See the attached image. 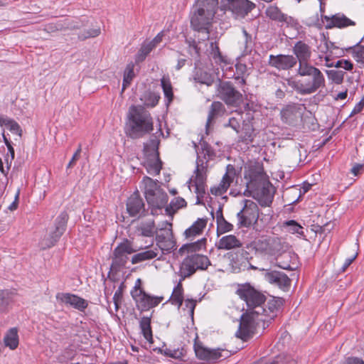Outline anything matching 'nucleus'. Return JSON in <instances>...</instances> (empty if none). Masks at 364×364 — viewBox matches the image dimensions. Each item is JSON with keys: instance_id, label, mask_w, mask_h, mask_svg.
Masks as SVG:
<instances>
[{"instance_id": "f257e3e1", "label": "nucleus", "mask_w": 364, "mask_h": 364, "mask_svg": "<svg viewBox=\"0 0 364 364\" xmlns=\"http://www.w3.org/2000/svg\"><path fill=\"white\" fill-rule=\"evenodd\" d=\"M244 178L246 181L244 195L252 196L262 206H269L272 203L275 189L262 168L249 167L245 171Z\"/></svg>"}, {"instance_id": "f03ea898", "label": "nucleus", "mask_w": 364, "mask_h": 364, "mask_svg": "<svg viewBox=\"0 0 364 364\" xmlns=\"http://www.w3.org/2000/svg\"><path fill=\"white\" fill-rule=\"evenodd\" d=\"M153 129L151 114L141 105H132L127 113V134L132 139H139Z\"/></svg>"}, {"instance_id": "7ed1b4c3", "label": "nucleus", "mask_w": 364, "mask_h": 364, "mask_svg": "<svg viewBox=\"0 0 364 364\" xmlns=\"http://www.w3.org/2000/svg\"><path fill=\"white\" fill-rule=\"evenodd\" d=\"M318 63L307 65L301 69H296V75L299 77H309V80L306 83L296 84L295 82L288 80L290 86L301 95H311L320 89L326 87V78L323 73L316 65Z\"/></svg>"}, {"instance_id": "20e7f679", "label": "nucleus", "mask_w": 364, "mask_h": 364, "mask_svg": "<svg viewBox=\"0 0 364 364\" xmlns=\"http://www.w3.org/2000/svg\"><path fill=\"white\" fill-rule=\"evenodd\" d=\"M236 294L246 303L249 309L248 312H254L257 315L265 312V309L262 306L265 301L264 295L249 284L239 285Z\"/></svg>"}, {"instance_id": "39448f33", "label": "nucleus", "mask_w": 364, "mask_h": 364, "mask_svg": "<svg viewBox=\"0 0 364 364\" xmlns=\"http://www.w3.org/2000/svg\"><path fill=\"white\" fill-rule=\"evenodd\" d=\"M208 173V161L200 159L196 160V166L193 174L188 181V188L194 187V193L196 194L197 204H200V200L204 197L206 189V180Z\"/></svg>"}, {"instance_id": "423d86ee", "label": "nucleus", "mask_w": 364, "mask_h": 364, "mask_svg": "<svg viewBox=\"0 0 364 364\" xmlns=\"http://www.w3.org/2000/svg\"><path fill=\"white\" fill-rule=\"evenodd\" d=\"M215 14L212 11H208V14L205 9L195 3L191 14V26L192 28L198 31H205L206 38H208V29L213 22Z\"/></svg>"}, {"instance_id": "0eeeda50", "label": "nucleus", "mask_w": 364, "mask_h": 364, "mask_svg": "<svg viewBox=\"0 0 364 364\" xmlns=\"http://www.w3.org/2000/svg\"><path fill=\"white\" fill-rule=\"evenodd\" d=\"M252 247L257 252L274 257L287 247V244L279 237L262 236L252 242Z\"/></svg>"}, {"instance_id": "6e6552de", "label": "nucleus", "mask_w": 364, "mask_h": 364, "mask_svg": "<svg viewBox=\"0 0 364 364\" xmlns=\"http://www.w3.org/2000/svg\"><path fill=\"white\" fill-rule=\"evenodd\" d=\"M209 265L210 262L208 257L199 254L191 255L182 262L179 273L182 279H184L193 274L197 270L206 269Z\"/></svg>"}, {"instance_id": "1a4fd4ad", "label": "nucleus", "mask_w": 364, "mask_h": 364, "mask_svg": "<svg viewBox=\"0 0 364 364\" xmlns=\"http://www.w3.org/2000/svg\"><path fill=\"white\" fill-rule=\"evenodd\" d=\"M264 321L265 318H264L263 314L257 315L254 312H247L241 317L239 328L236 332V336L243 341L247 340L255 333L259 322Z\"/></svg>"}, {"instance_id": "9d476101", "label": "nucleus", "mask_w": 364, "mask_h": 364, "mask_svg": "<svg viewBox=\"0 0 364 364\" xmlns=\"http://www.w3.org/2000/svg\"><path fill=\"white\" fill-rule=\"evenodd\" d=\"M323 9L321 7V20L316 18L315 21L309 23L310 26H315L318 28L325 27L326 29L333 28H343L350 26H355V23L348 18L343 14L338 13L333 15L327 16L323 14Z\"/></svg>"}, {"instance_id": "9b49d317", "label": "nucleus", "mask_w": 364, "mask_h": 364, "mask_svg": "<svg viewBox=\"0 0 364 364\" xmlns=\"http://www.w3.org/2000/svg\"><path fill=\"white\" fill-rule=\"evenodd\" d=\"M159 141L151 139L149 144L144 146V151L146 156L144 166L147 172L153 176L159 174L161 169V161L159 159L158 146Z\"/></svg>"}, {"instance_id": "f8f14e48", "label": "nucleus", "mask_w": 364, "mask_h": 364, "mask_svg": "<svg viewBox=\"0 0 364 364\" xmlns=\"http://www.w3.org/2000/svg\"><path fill=\"white\" fill-rule=\"evenodd\" d=\"M255 4L249 0H221L220 9L222 11H230L235 18H245L253 9Z\"/></svg>"}, {"instance_id": "ddd939ff", "label": "nucleus", "mask_w": 364, "mask_h": 364, "mask_svg": "<svg viewBox=\"0 0 364 364\" xmlns=\"http://www.w3.org/2000/svg\"><path fill=\"white\" fill-rule=\"evenodd\" d=\"M217 92L218 97L228 105L237 107L242 102V95L230 82L220 81Z\"/></svg>"}, {"instance_id": "4468645a", "label": "nucleus", "mask_w": 364, "mask_h": 364, "mask_svg": "<svg viewBox=\"0 0 364 364\" xmlns=\"http://www.w3.org/2000/svg\"><path fill=\"white\" fill-rule=\"evenodd\" d=\"M243 208L237 213V216L240 226L250 227L255 224L258 220L259 212L256 203L251 200H243Z\"/></svg>"}, {"instance_id": "2eb2a0df", "label": "nucleus", "mask_w": 364, "mask_h": 364, "mask_svg": "<svg viewBox=\"0 0 364 364\" xmlns=\"http://www.w3.org/2000/svg\"><path fill=\"white\" fill-rule=\"evenodd\" d=\"M131 294L140 311H148L159 305L164 299L163 296H153L139 289L132 290Z\"/></svg>"}, {"instance_id": "dca6fc26", "label": "nucleus", "mask_w": 364, "mask_h": 364, "mask_svg": "<svg viewBox=\"0 0 364 364\" xmlns=\"http://www.w3.org/2000/svg\"><path fill=\"white\" fill-rule=\"evenodd\" d=\"M156 241L158 250L170 252L175 247L171 223L164 221V227L160 228L156 232Z\"/></svg>"}, {"instance_id": "f3484780", "label": "nucleus", "mask_w": 364, "mask_h": 364, "mask_svg": "<svg viewBox=\"0 0 364 364\" xmlns=\"http://www.w3.org/2000/svg\"><path fill=\"white\" fill-rule=\"evenodd\" d=\"M135 252L136 250L132 248L128 240L120 243L114 250L112 267L117 269L124 267L129 259L128 255Z\"/></svg>"}, {"instance_id": "a211bd4d", "label": "nucleus", "mask_w": 364, "mask_h": 364, "mask_svg": "<svg viewBox=\"0 0 364 364\" xmlns=\"http://www.w3.org/2000/svg\"><path fill=\"white\" fill-rule=\"evenodd\" d=\"M68 220V215L62 213L55 220V228L50 232L49 237L43 239L41 245L43 248H48L53 246L63 234Z\"/></svg>"}, {"instance_id": "6ab92c4d", "label": "nucleus", "mask_w": 364, "mask_h": 364, "mask_svg": "<svg viewBox=\"0 0 364 364\" xmlns=\"http://www.w3.org/2000/svg\"><path fill=\"white\" fill-rule=\"evenodd\" d=\"M293 53L299 65L296 69H301L311 65L310 60L312 55L311 47L302 41H297L292 48Z\"/></svg>"}, {"instance_id": "aec40b11", "label": "nucleus", "mask_w": 364, "mask_h": 364, "mask_svg": "<svg viewBox=\"0 0 364 364\" xmlns=\"http://www.w3.org/2000/svg\"><path fill=\"white\" fill-rule=\"evenodd\" d=\"M194 350L198 359L208 363H213L223 357L228 356V351L220 348H207L196 343L194 345Z\"/></svg>"}, {"instance_id": "412c9836", "label": "nucleus", "mask_w": 364, "mask_h": 364, "mask_svg": "<svg viewBox=\"0 0 364 364\" xmlns=\"http://www.w3.org/2000/svg\"><path fill=\"white\" fill-rule=\"evenodd\" d=\"M235 178V168L230 164L228 165L225 173L223 175L218 185L213 186L210 188V193L216 196L223 195L227 192Z\"/></svg>"}, {"instance_id": "4be33fe9", "label": "nucleus", "mask_w": 364, "mask_h": 364, "mask_svg": "<svg viewBox=\"0 0 364 364\" xmlns=\"http://www.w3.org/2000/svg\"><path fill=\"white\" fill-rule=\"evenodd\" d=\"M265 14L272 21H277L282 26L296 27L298 22L291 16L282 12V11L276 6L271 5L266 9Z\"/></svg>"}, {"instance_id": "5701e85b", "label": "nucleus", "mask_w": 364, "mask_h": 364, "mask_svg": "<svg viewBox=\"0 0 364 364\" xmlns=\"http://www.w3.org/2000/svg\"><path fill=\"white\" fill-rule=\"evenodd\" d=\"M280 114L284 123L289 126H296L301 118L302 108L299 105H288L281 110Z\"/></svg>"}, {"instance_id": "b1692460", "label": "nucleus", "mask_w": 364, "mask_h": 364, "mask_svg": "<svg viewBox=\"0 0 364 364\" xmlns=\"http://www.w3.org/2000/svg\"><path fill=\"white\" fill-rule=\"evenodd\" d=\"M269 65L279 70H287L296 65V59L292 55H270L269 57Z\"/></svg>"}, {"instance_id": "393cba45", "label": "nucleus", "mask_w": 364, "mask_h": 364, "mask_svg": "<svg viewBox=\"0 0 364 364\" xmlns=\"http://www.w3.org/2000/svg\"><path fill=\"white\" fill-rule=\"evenodd\" d=\"M287 247L280 254L274 256L279 267L286 270H294L296 268V257L291 252L287 251Z\"/></svg>"}, {"instance_id": "a878e982", "label": "nucleus", "mask_w": 364, "mask_h": 364, "mask_svg": "<svg viewBox=\"0 0 364 364\" xmlns=\"http://www.w3.org/2000/svg\"><path fill=\"white\" fill-rule=\"evenodd\" d=\"M127 210L132 217L140 216L144 212V203L138 191L134 192L127 199Z\"/></svg>"}, {"instance_id": "bb28decb", "label": "nucleus", "mask_w": 364, "mask_h": 364, "mask_svg": "<svg viewBox=\"0 0 364 364\" xmlns=\"http://www.w3.org/2000/svg\"><path fill=\"white\" fill-rule=\"evenodd\" d=\"M57 299L64 303L65 305H69L79 311H84L88 306L87 301L75 294L69 293H61L57 295Z\"/></svg>"}, {"instance_id": "cd10ccee", "label": "nucleus", "mask_w": 364, "mask_h": 364, "mask_svg": "<svg viewBox=\"0 0 364 364\" xmlns=\"http://www.w3.org/2000/svg\"><path fill=\"white\" fill-rule=\"evenodd\" d=\"M248 255L247 251L241 247L236 252L229 254L232 267L235 272H238L242 267H245L248 262Z\"/></svg>"}, {"instance_id": "c85d7f7f", "label": "nucleus", "mask_w": 364, "mask_h": 364, "mask_svg": "<svg viewBox=\"0 0 364 364\" xmlns=\"http://www.w3.org/2000/svg\"><path fill=\"white\" fill-rule=\"evenodd\" d=\"M265 279L271 284L278 286L279 288L285 289L291 284V280L284 273L277 271L267 272L264 275Z\"/></svg>"}, {"instance_id": "c756f323", "label": "nucleus", "mask_w": 364, "mask_h": 364, "mask_svg": "<svg viewBox=\"0 0 364 364\" xmlns=\"http://www.w3.org/2000/svg\"><path fill=\"white\" fill-rule=\"evenodd\" d=\"M218 250H237L242 247V242L234 235L222 237L216 243Z\"/></svg>"}, {"instance_id": "7c9ffc66", "label": "nucleus", "mask_w": 364, "mask_h": 364, "mask_svg": "<svg viewBox=\"0 0 364 364\" xmlns=\"http://www.w3.org/2000/svg\"><path fill=\"white\" fill-rule=\"evenodd\" d=\"M159 251L157 247H154L151 249L149 247H146L144 251L135 254L132 257V263L137 264L146 260H150L156 258L159 255Z\"/></svg>"}, {"instance_id": "2f4dec72", "label": "nucleus", "mask_w": 364, "mask_h": 364, "mask_svg": "<svg viewBox=\"0 0 364 364\" xmlns=\"http://www.w3.org/2000/svg\"><path fill=\"white\" fill-rule=\"evenodd\" d=\"M151 198H146L147 203L154 208H161L168 202V196L161 188L151 194Z\"/></svg>"}, {"instance_id": "473e14b6", "label": "nucleus", "mask_w": 364, "mask_h": 364, "mask_svg": "<svg viewBox=\"0 0 364 364\" xmlns=\"http://www.w3.org/2000/svg\"><path fill=\"white\" fill-rule=\"evenodd\" d=\"M207 223L206 218H198L189 228L186 230V237L190 238L200 235L206 227Z\"/></svg>"}, {"instance_id": "72a5a7b5", "label": "nucleus", "mask_w": 364, "mask_h": 364, "mask_svg": "<svg viewBox=\"0 0 364 364\" xmlns=\"http://www.w3.org/2000/svg\"><path fill=\"white\" fill-rule=\"evenodd\" d=\"M141 183L146 198H149V199H150L153 193L161 189L160 186L158 184L157 181H154L148 176H145L143 178Z\"/></svg>"}, {"instance_id": "f704fd0d", "label": "nucleus", "mask_w": 364, "mask_h": 364, "mask_svg": "<svg viewBox=\"0 0 364 364\" xmlns=\"http://www.w3.org/2000/svg\"><path fill=\"white\" fill-rule=\"evenodd\" d=\"M0 125L5 126L10 132L19 137L22 135V129L20 125L12 119L0 115Z\"/></svg>"}, {"instance_id": "c9c22d12", "label": "nucleus", "mask_w": 364, "mask_h": 364, "mask_svg": "<svg viewBox=\"0 0 364 364\" xmlns=\"http://www.w3.org/2000/svg\"><path fill=\"white\" fill-rule=\"evenodd\" d=\"M4 341L5 346L9 347L10 349H16L18 345V336L17 328H11L5 335Z\"/></svg>"}, {"instance_id": "e433bc0d", "label": "nucleus", "mask_w": 364, "mask_h": 364, "mask_svg": "<svg viewBox=\"0 0 364 364\" xmlns=\"http://www.w3.org/2000/svg\"><path fill=\"white\" fill-rule=\"evenodd\" d=\"M136 230L138 233L144 237H151L156 232L154 220L141 223Z\"/></svg>"}, {"instance_id": "4c0bfd02", "label": "nucleus", "mask_w": 364, "mask_h": 364, "mask_svg": "<svg viewBox=\"0 0 364 364\" xmlns=\"http://www.w3.org/2000/svg\"><path fill=\"white\" fill-rule=\"evenodd\" d=\"M224 110V105L220 102H213L209 110L206 126H209L215 118L222 114Z\"/></svg>"}, {"instance_id": "58836bf2", "label": "nucleus", "mask_w": 364, "mask_h": 364, "mask_svg": "<svg viewBox=\"0 0 364 364\" xmlns=\"http://www.w3.org/2000/svg\"><path fill=\"white\" fill-rule=\"evenodd\" d=\"M161 85L168 103H170L173 98V87L168 76L164 75L161 79Z\"/></svg>"}, {"instance_id": "ea45409f", "label": "nucleus", "mask_w": 364, "mask_h": 364, "mask_svg": "<svg viewBox=\"0 0 364 364\" xmlns=\"http://www.w3.org/2000/svg\"><path fill=\"white\" fill-rule=\"evenodd\" d=\"M140 328L145 339L149 343H153L152 331L151 328V319L149 317H143L140 321Z\"/></svg>"}, {"instance_id": "a19ab883", "label": "nucleus", "mask_w": 364, "mask_h": 364, "mask_svg": "<svg viewBox=\"0 0 364 364\" xmlns=\"http://www.w3.org/2000/svg\"><path fill=\"white\" fill-rule=\"evenodd\" d=\"M187 205L186 201L181 197L173 198L170 204L166 206V213L171 215L174 214L178 209L186 207Z\"/></svg>"}, {"instance_id": "79ce46f5", "label": "nucleus", "mask_w": 364, "mask_h": 364, "mask_svg": "<svg viewBox=\"0 0 364 364\" xmlns=\"http://www.w3.org/2000/svg\"><path fill=\"white\" fill-rule=\"evenodd\" d=\"M182 278L180 279L178 284L176 285V287L173 289L171 301L173 304L177 305L178 307L181 306L183 301V287H182Z\"/></svg>"}, {"instance_id": "37998d69", "label": "nucleus", "mask_w": 364, "mask_h": 364, "mask_svg": "<svg viewBox=\"0 0 364 364\" xmlns=\"http://www.w3.org/2000/svg\"><path fill=\"white\" fill-rule=\"evenodd\" d=\"M134 65L132 62L127 64L124 73V78H123V84H122V90H125L129 85L131 84L132 80L134 79L135 74L134 72Z\"/></svg>"}, {"instance_id": "c03bdc74", "label": "nucleus", "mask_w": 364, "mask_h": 364, "mask_svg": "<svg viewBox=\"0 0 364 364\" xmlns=\"http://www.w3.org/2000/svg\"><path fill=\"white\" fill-rule=\"evenodd\" d=\"M195 3L205 9L208 13V11L216 13L219 4L218 0H196Z\"/></svg>"}, {"instance_id": "a18cd8bd", "label": "nucleus", "mask_w": 364, "mask_h": 364, "mask_svg": "<svg viewBox=\"0 0 364 364\" xmlns=\"http://www.w3.org/2000/svg\"><path fill=\"white\" fill-rule=\"evenodd\" d=\"M154 49L153 45H151L149 42H144L137 54L136 55L135 61L136 63L142 62L144 60L146 57L150 53V52Z\"/></svg>"}, {"instance_id": "49530a36", "label": "nucleus", "mask_w": 364, "mask_h": 364, "mask_svg": "<svg viewBox=\"0 0 364 364\" xmlns=\"http://www.w3.org/2000/svg\"><path fill=\"white\" fill-rule=\"evenodd\" d=\"M242 122H243L242 113L237 112L235 116H233L229 119L228 122L225 124L224 127H230L237 133H239L240 130V124Z\"/></svg>"}, {"instance_id": "de8ad7c7", "label": "nucleus", "mask_w": 364, "mask_h": 364, "mask_svg": "<svg viewBox=\"0 0 364 364\" xmlns=\"http://www.w3.org/2000/svg\"><path fill=\"white\" fill-rule=\"evenodd\" d=\"M13 299V294L9 290L0 291V311L6 310L7 306Z\"/></svg>"}, {"instance_id": "09e8293b", "label": "nucleus", "mask_w": 364, "mask_h": 364, "mask_svg": "<svg viewBox=\"0 0 364 364\" xmlns=\"http://www.w3.org/2000/svg\"><path fill=\"white\" fill-rule=\"evenodd\" d=\"M217 225V232L218 235L231 231L233 228V225L226 221L222 215L220 217H218Z\"/></svg>"}, {"instance_id": "8fccbe9b", "label": "nucleus", "mask_w": 364, "mask_h": 364, "mask_svg": "<svg viewBox=\"0 0 364 364\" xmlns=\"http://www.w3.org/2000/svg\"><path fill=\"white\" fill-rule=\"evenodd\" d=\"M159 97L152 92H145L141 97V100L144 101V104L146 107H154L159 102Z\"/></svg>"}, {"instance_id": "3c124183", "label": "nucleus", "mask_w": 364, "mask_h": 364, "mask_svg": "<svg viewBox=\"0 0 364 364\" xmlns=\"http://www.w3.org/2000/svg\"><path fill=\"white\" fill-rule=\"evenodd\" d=\"M284 226L290 233L303 235V228L294 220L287 221L284 223Z\"/></svg>"}, {"instance_id": "603ef678", "label": "nucleus", "mask_w": 364, "mask_h": 364, "mask_svg": "<svg viewBox=\"0 0 364 364\" xmlns=\"http://www.w3.org/2000/svg\"><path fill=\"white\" fill-rule=\"evenodd\" d=\"M206 242L205 238H202L196 242L190 243L183 245L181 249L186 250L188 252H196L200 250L205 247Z\"/></svg>"}, {"instance_id": "864d4df0", "label": "nucleus", "mask_w": 364, "mask_h": 364, "mask_svg": "<svg viewBox=\"0 0 364 364\" xmlns=\"http://www.w3.org/2000/svg\"><path fill=\"white\" fill-rule=\"evenodd\" d=\"M328 79L331 80L336 84H341L343 80L344 73L334 70H326Z\"/></svg>"}, {"instance_id": "5fc2aeb1", "label": "nucleus", "mask_w": 364, "mask_h": 364, "mask_svg": "<svg viewBox=\"0 0 364 364\" xmlns=\"http://www.w3.org/2000/svg\"><path fill=\"white\" fill-rule=\"evenodd\" d=\"M352 55L353 58L364 65V46L357 45L353 48Z\"/></svg>"}, {"instance_id": "6e6d98bb", "label": "nucleus", "mask_w": 364, "mask_h": 364, "mask_svg": "<svg viewBox=\"0 0 364 364\" xmlns=\"http://www.w3.org/2000/svg\"><path fill=\"white\" fill-rule=\"evenodd\" d=\"M185 354L186 351L183 348H166L164 350V355L176 359H183V358L185 356Z\"/></svg>"}, {"instance_id": "4d7b16f0", "label": "nucleus", "mask_w": 364, "mask_h": 364, "mask_svg": "<svg viewBox=\"0 0 364 364\" xmlns=\"http://www.w3.org/2000/svg\"><path fill=\"white\" fill-rule=\"evenodd\" d=\"M242 33L244 36V50L243 53L245 54H247L251 51L252 49V36L249 35L245 29H242Z\"/></svg>"}, {"instance_id": "13d9d810", "label": "nucleus", "mask_w": 364, "mask_h": 364, "mask_svg": "<svg viewBox=\"0 0 364 364\" xmlns=\"http://www.w3.org/2000/svg\"><path fill=\"white\" fill-rule=\"evenodd\" d=\"M100 33V28H91L84 32V33L79 36L81 39H86L88 38H94L98 36Z\"/></svg>"}, {"instance_id": "bf43d9fd", "label": "nucleus", "mask_w": 364, "mask_h": 364, "mask_svg": "<svg viewBox=\"0 0 364 364\" xmlns=\"http://www.w3.org/2000/svg\"><path fill=\"white\" fill-rule=\"evenodd\" d=\"M195 80L198 81L200 83L205 84L207 85H210L212 84L213 80L210 76H208L206 73L204 74V77L202 78V76L200 77L198 74L195 77Z\"/></svg>"}, {"instance_id": "052dcab7", "label": "nucleus", "mask_w": 364, "mask_h": 364, "mask_svg": "<svg viewBox=\"0 0 364 364\" xmlns=\"http://www.w3.org/2000/svg\"><path fill=\"white\" fill-rule=\"evenodd\" d=\"M185 305L189 309L190 313L191 316L193 315V311L196 306V302L195 301L192 299H186L185 300Z\"/></svg>"}, {"instance_id": "680f3d73", "label": "nucleus", "mask_w": 364, "mask_h": 364, "mask_svg": "<svg viewBox=\"0 0 364 364\" xmlns=\"http://www.w3.org/2000/svg\"><path fill=\"white\" fill-rule=\"evenodd\" d=\"M364 107V105L360 101L356 104V105L354 107L353 109L352 110L350 113V116L355 115L358 113H360Z\"/></svg>"}, {"instance_id": "e2e57ef3", "label": "nucleus", "mask_w": 364, "mask_h": 364, "mask_svg": "<svg viewBox=\"0 0 364 364\" xmlns=\"http://www.w3.org/2000/svg\"><path fill=\"white\" fill-rule=\"evenodd\" d=\"M345 364H364V361L358 358H349L346 360Z\"/></svg>"}, {"instance_id": "0e129e2a", "label": "nucleus", "mask_w": 364, "mask_h": 364, "mask_svg": "<svg viewBox=\"0 0 364 364\" xmlns=\"http://www.w3.org/2000/svg\"><path fill=\"white\" fill-rule=\"evenodd\" d=\"M163 34L159 33L152 41H149L151 45H153L154 48L162 41Z\"/></svg>"}, {"instance_id": "69168bd1", "label": "nucleus", "mask_w": 364, "mask_h": 364, "mask_svg": "<svg viewBox=\"0 0 364 364\" xmlns=\"http://www.w3.org/2000/svg\"><path fill=\"white\" fill-rule=\"evenodd\" d=\"M122 298V291L121 288H119L114 294L113 301L121 302Z\"/></svg>"}, {"instance_id": "338daca9", "label": "nucleus", "mask_w": 364, "mask_h": 364, "mask_svg": "<svg viewBox=\"0 0 364 364\" xmlns=\"http://www.w3.org/2000/svg\"><path fill=\"white\" fill-rule=\"evenodd\" d=\"M253 129L248 126L245 135L243 136V139L245 141H252Z\"/></svg>"}, {"instance_id": "774afa93", "label": "nucleus", "mask_w": 364, "mask_h": 364, "mask_svg": "<svg viewBox=\"0 0 364 364\" xmlns=\"http://www.w3.org/2000/svg\"><path fill=\"white\" fill-rule=\"evenodd\" d=\"M342 68L346 70H350L353 69V64L350 61L342 59Z\"/></svg>"}]
</instances>
